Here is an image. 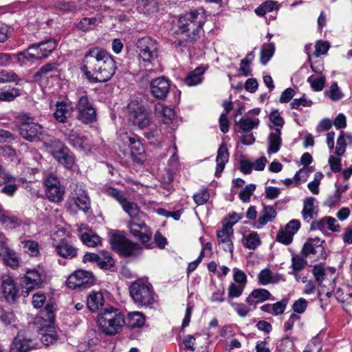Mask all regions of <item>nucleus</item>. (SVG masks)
Here are the masks:
<instances>
[{
  "mask_svg": "<svg viewBox=\"0 0 352 352\" xmlns=\"http://www.w3.org/2000/svg\"><path fill=\"white\" fill-rule=\"evenodd\" d=\"M270 122L272 124L274 129L272 131H281L285 124L284 119L281 117L279 111L277 109L272 111L270 116Z\"/></svg>",
  "mask_w": 352,
  "mask_h": 352,
  "instance_id": "nucleus-50",
  "label": "nucleus"
},
{
  "mask_svg": "<svg viewBox=\"0 0 352 352\" xmlns=\"http://www.w3.org/2000/svg\"><path fill=\"white\" fill-rule=\"evenodd\" d=\"M136 52L140 67L152 66L158 56V43L150 36H144L138 40Z\"/></svg>",
  "mask_w": 352,
  "mask_h": 352,
  "instance_id": "nucleus-5",
  "label": "nucleus"
},
{
  "mask_svg": "<svg viewBox=\"0 0 352 352\" xmlns=\"http://www.w3.org/2000/svg\"><path fill=\"white\" fill-rule=\"evenodd\" d=\"M119 140L130 149L129 155L133 162L142 163L144 156V148L139 136L132 133L120 131Z\"/></svg>",
  "mask_w": 352,
  "mask_h": 352,
  "instance_id": "nucleus-10",
  "label": "nucleus"
},
{
  "mask_svg": "<svg viewBox=\"0 0 352 352\" xmlns=\"http://www.w3.org/2000/svg\"><path fill=\"white\" fill-rule=\"evenodd\" d=\"M210 198V194L207 189H201L194 194L193 200L198 206L205 204Z\"/></svg>",
  "mask_w": 352,
  "mask_h": 352,
  "instance_id": "nucleus-59",
  "label": "nucleus"
},
{
  "mask_svg": "<svg viewBox=\"0 0 352 352\" xmlns=\"http://www.w3.org/2000/svg\"><path fill=\"white\" fill-rule=\"evenodd\" d=\"M129 289L131 298L138 307H149L155 301L151 285L142 280L131 283Z\"/></svg>",
  "mask_w": 352,
  "mask_h": 352,
  "instance_id": "nucleus-8",
  "label": "nucleus"
},
{
  "mask_svg": "<svg viewBox=\"0 0 352 352\" xmlns=\"http://www.w3.org/2000/svg\"><path fill=\"white\" fill-rule=\"evenodd\" d=\"M307 264V261L304 258L299 255L294 254L292 257V265L290 268L292 269V272L289 274L297 276L298 273L304 269Z\"/></svg>",
  "mask_w": 352,
  "mask_h": 352,
  "instance_id": "nucleus-46",
  "label": "nucleus"
},
{
  "mask_svg": "<svg viewBox=\"0 0 352 352\" xmlns=\"http://www.w3.org/2000/svg\"><path fill=\"white\" fill-rule=\"evenodd\" d=\"M80 239L88 247H96L100 243V237L93 233H83L81 234Z\"/></svg>",
  "mask_w": 352,
  "mask_h": 352,
  "instance_id": "nucleus-52",
  "label": "nucleus"
},
{
  "mask_svg": "<svg viewBox=\"0 0 352 352\" xmlns=\"http://www.w3.org/2000/svg\"><path fill=\"white\" fill-rule=\"evenodd\" d=\"M57 254L65 258L72 259L77 255V249L66 239H62L56 245Z\"/></svg>",
  "mask_w": 352,
  "mask_h": 352,
  "instance_id": "nucleus-29",
  "label": "nucleus"
},
{
  "mask_svg": "<svg viewBox=\"0 0 352 352\" xmlns=\"http://www.w3.org/2000/svg\"><path fill=\"white\" fill-rule=\"evenodd\" d=\"M145 323V316L140 311L130 312L127 315L126 324L131 329L142 327Z\"/></svg>",
  "mask_w": 352,
  "mask_h": 352,
  "instance_id": "nucleus-34",
  "label": "nucleus"
},
{
  "mask_svg": "<svg viewBox=\"0 0 352 352\" xmlns=\"http://www.w3.org/2000/svg\"><path fill=\"white\" fill-rule=\"evenodd\" d=\"M278 274L273 276L272 272L268 269L265 268L262 270L258 274V282L261 285H267L270 283H277L278 281Z\"/></svg>",
  "mask_w": 352,
  "mask_h": 352,
  "instance_id": "nucleus-42",
  "label": "nucleus"
},
{
  "mask_svg": "<svg viewBox=\"0 0 352 352\" xmlns=\"http://www.w3.org/2000/svg\"><path fill=\"white\" fill-rule=\"evenodd\" d=\"M41 54L38 44L36 43L30 45L26 50L18 53L16 56L19 63L25 64L28 62L33 63L43 58V56Z\"/></svg>",
  "mask_w": 352,
  "mask_h": 352,
  "instance_id": "nucleus-24",
  "label": "nucleus"
},
{
  "mask_svg": "<svg viewBox=\"0 0 352 352\" xmlns=\"http://www.w3.org/2000/svg\"><path fill=\"white\" fill-rule=\"evenodd\" d=\"M234 230L230 226L223 225L222 228L217 231V239L219 246L225 252L233 255L234 244Z\"/></svg>",
  "mask_w": 352,
  "mask_h": 352,
  "instance_id": "nucleus-17",
  "label": "nucleus"
},
{
  "mask_svg": "<svg viewBox=\"0 0 352 352\" xmlns=\"http://www.w3.org/2000/svg\"><path fill=\"white\" fill-rule=\"evenodd\" d=\"M255 189L256 186L254 184H249L246 186L245 188L241 190L239 192V197L240 199L245 203L249 202Z\"/></svg>",
  "mask_w": 352,
  "mask_h": 352,
  "instance_id": "nucleus-64",
  "label": "nucleus"
},
{
  "mask_svg": "<svg viewBox=\"0 0 352 352\" xmlns=\"http://www.w3.org/2000/svg\"><path fill=\"white\" fill-rule=\"evenodd\" d=\"M109 241L112 248L120 255L125 257L137 256L142 252V248L138 243L128 239L121 232L112 234Z\"/></svg>",
  "mask_w": 352,
  "mask_h": 352,
  "instance_id": "nucleus-9",
  "label": "nucleus"
},
{
  "mask_svg": "<svg viewBox=\"0 0 352 352\" xmlns=\"http://www.w3.org/2000/svg\"><path fill=\"white\" fill-rule=\"evenodd\" d=\"M155 113L157 116L162 118L163 122L168 124L175 116V110L170 107L165 106L163 104L157 103L155 105Z\"/></svg>",
  "mask_w": 352,
  "mask_h": 352,
  "instance_id": "nucleus-36",
  "label": "nucleus"
},
{
  "mask_svg": "<svg viewBox=\"0 0 352 352\" xmlns=\"http://www.w3.org/2000/svg\"><path fill=\"white\" fill-rule=\"evenodd\" d=\"M229 160V153L227 148L226 144H221L218 149L217 155L216 157L217 167L215 176H220L221 173L223 172L226 164L228 162Z\"/></svg>",
  "mask_w": 352,
  "mask_h": 352,
  "instance_id": "nucleus-30",
  "label": "nucleus"
},
{
  "mask_svg": "<svg viewBox=\"0 0 352 352\" xmlns=\"http://www.w3.org/2000/svg\"><path fill=\"white\" fill-rule=\"evenodd\" d=\"M63 134L65 140L74 148L85 152L90 151L91 145L85 136L74 130H67Z\"/></svg>",
  "mask_w": 352,
  "mask_h": 352,
  "instance_id": "nucleus-19",
  "label": "nucleus"
},
{
  "mask_svg": "<svg viewBox=\"0 0 352 352\" xmlns=\"http://www.w3.org/2000/svg\"><path fill=\"white\" fill-rule=\"evenodd\" d=\"M100 22V19L98 17H85L77 24V27L82 31H89L94 29Z\"/></svg>",
  "mask_w": 352,
  "mask_h": 352,
  "instance_id": "nucleus-48",
  "label": "nucleus"
},
{
  "mask_svg": "<svg viewBox=\"0 0 352 352\" xmlns=\"http://www.w3.org/2000/svg\"><path fill=\"white\" fill-rule=\"evenodd\" d=\"M1 223L7 228L14 229L21 224V221L8 211L3 212L0 218Z\"/></svg>",
  "mask_w": 352,
  "mask_h": 352,
  "instance_id": "nucleus-41",
  "label": "nucleus"
},
{
  "mask_svg": "<svg viewBox=\"0 0 352 352\" xmlns=\"http://www.w3.org/2000/svg\"><path fill=\"white\" fill-rule=\"evenodd\" d=\"M21 95V91L15 87L0 89V100L3 102H11Z\"/></svg>",
  "mask_w": 352,
  "mask_h": 352,
  "instance_id": "nucleus-45",
  "label": "nucleus"
},
{
  "mask_svg": "<svg viewBox=\"0 0 352 352\" xmlns=\"http://www.w3.org/2000/svg\"><path fill=\"white\" fill-rule=\"evenodd\" d=\"M104 305V298L102 292L92 291L87 297V307L91 313H96Z\"/></svg>",
  "mask_w": 352,
  "mask_h": 352,
  "instance_id": "nucleus-27",
  "label": "nucleus"
},
{
  "mask_svg": "<svg viewBox=\"0 0 352 352\" xmlns=\"http://www.w3.org/2000/svg\"><path fill=\"white\" fill-rule=\"evenodd\" d=\"M330 48V44L328 41H318L315 45V51L314 55L316 57L324 55L327 53Z\"/></svg>",
  "mask_w": 352,
  "mask_h": 352,
  "instance_id": "nucleus-61",
  "label": "nucleus"
},
{
  "mask_svg": "<svg viewBox=\"0 0 352 352\" xmlns=\"http://www.w3.org/2000/svg\"><path fill=\"white\" fill-rule=\"evenodd\" d=\"M20 120L18 131L21 137L29 142L39 140L43 134V126L32 122V118L27 115L21 116Z\"/></svg>",
  "mask_w": 352,
  "mask_h": 352,
  "instance_id": "nucleus-12",
  "label": "nucleus"
},
{
  "mask_svg": "<svg viewBox=\"0 0 352 352\" xmlns=\"http://www.w3.org/2000/svg\"><path fill=\"white\" fill-rule=\"evenodd\" d=\"M126 116L131 125L140 129L148 127L151 123L150 110L137 101H131L128 104Z\"/></svg>",
  "mask_w": 352,
  "mask_h": 352,
  "instance_id": "nucleus-6",
  "label": "nucleus"
},
{
  "mask_svg": "<svg viewBox=\"0 0 352 352\" xmlns=\"http://www.w3.org/2000/svg\"><path fill=\"white\" fill-rule=\"evenodd\" d=\"M55 106L56 109L54 112V118L59 122H66L67 120V114L69 113L67 103L64 101H58Z\"/></svg>",
  "mask_w": 352,
  "mask_h": 352,
  "instance_id": "nucleus-39",
  "label": "nucleus"
},
{
  "mask_svg": "<svg viewBox=\"0 0 352 352\" xmlns=\"http://www.w3.org/2000/svg\"><path fill=\"white\" fill-rule=\"evenodd\" d=\"M42 315L47 317V320L40 317L36 318V322H40L43 320V323L38 327V333L39 334L41 341L46 346L54 344L57 340V335L55 331L54 321V314L53 312V306L47 305L45 310L42 312Z\"/></svg>",
  "mask_w": 352,
  "mask_h": 352,
  "instance_id": "nucleus-7",
  "label": "nucleus"
},
{
  "mask_svg": "<svg viewBox=\"0 0 352 352\" xmlns=\"http://www.w3.org/2000/svg\"><path fill=\"white\" fill-rule=\"evenodd\" d=\"M0 320L6 325H15V316L11 311L2 310L0 315Z\"/></svg>",
  "mask_w": 352,
  "mask_h": 352,
  "instance_id": "nucleus-63",
  "label": "nucleus"
},
{
  "mask_svg": "<svg viewBox=\"0 0 352 352\" xmlns=\"http://www.w3.org/2000/svg\"><path fill=\"white\" fill-rule=\"evenodd\" d=\"M36 342L30 336L19 333L11 345L12 352H28L36 346Z\"/></svg>",
  "mask_w": 352,
  "mask_h": 352,
  "instance_id": "nucleus-21",
  "label": "nucleus"
},
{
  "mask_svg": "<svg viewBox=\"0 0 352 352\" xmlns=\"http://www.w3.org/2000/svg\"><path fill=\"white\" fill-rule=\"evenodd\" d=\"M234 122L239 126L240 129L245 132H250L254 129H256L259 124V119L249 117L242 118L239 120H234Z\"/></svg>",
  "mask_w": 352,
  "mask_h": 352,
  "instance_id": "nucleus-37",
  "label": "nucleus"
},
{
  "mask_svg": "<svg viewBox=\"0 0 352 352\" xmlns=\"http://www.w3.org/2000/svg\"><path fill=\"white\" fill-rule=\"evenodd\" d=\"M324 95L333 101L339 100L344 96L337 82L332 83L329 89L324 92Z\"/></svg>",
  "mask_w": 352,
  "mask_h": 352,
  "instance_id": "nucleus-53",
  "label": "nucleus"
},
{
  "mask_svg": "<svg viewBox=\"0 0 352 352\" xmlns=\"http://www.w3.org/2000/svg\"><path fill=\"white\" fill-rule=\"evenodd\" d=\"M40 47V52L43 56V58L48 56L56 47V42L54 40H47L38 43Z\"/></svg>",
  "mask_w": 352,
  "mask_h": 352,
  "instance_id": "nucleus-54",
  "label": "nucleus"
},
{
  "mask_svg": "<svg viewBox=\"0 0 352 352\" xmlns=\"http://www.w3.org/2000/svg\"><path fill=\"white\" fill-rule=\"evenodd\" d=\"M94 276L91 272L76 270L66 280V285L72 289L82 290L94 285Z\"/></svg>",
  "mask_w": 352,
  "mask_h": 352,
  "instance_id": "nucleus-14",
  "label": "nucleus"
},
{
  "mask_svg": "<svg viewBox=\"0 0 352 352\" xmlns=\"http://www.w3.org/2000/svg\"><path fill=\"white\" fill-rule=\"evenodd\" d=\"M232 271L234 283L246 286L248 283V276L245 273L236 267H234Z\"/></svg>",
  "mask_w": 352,
  "mask_h": 352,
  "instance_id": "nucleus-62",
  "label": "nucleus"
},
{
  "mask_svg": "<svg viewBox=\"0 0 352 352\" xmlns=\"http://www.w3.org/2000/svg\"><path fill=\"white\" fill-rule=\"evenodd\" d=\"M334 295L338 301L344 305L346 309L349 306H352V286L349 285H343L341 287L336 288Z\"/></svg>",
  "mask_w": 352,
  "mask_h": 352,
  "instance_id": "nucleus-28",
  "label": "nucleus"
},
{
  "mask_svg": "<svg viewBox=\"0 0 352 352\" xmlns=\"http://www.w3.org/2000/svg\"><path fill=\"white\" fill-rule=\"evenodd\" d=\"M170 82L164 76L155 78L150 82L151 93L157 99L166 98L170 91Z\"/></svg>",
  "mask_w": 352,
  "mask_h": 352,
  "instance_id": "nucleus-18",
  "label": "nucleus"
},
{
  "mask_svg": "<svg viewBox=\"0 0 352 352\" xmlns=\"http://www.w3.org/2000/svg\"><path fill=\"white\" fill-rule=\"evenodd\" d=\"M281 131H272L267 138V153H276L282 146Z\"/></svg>",
  "mask_w": 352,
  "mask_h": 352,
  "instance_id": "nucleus-32",
  "label": "nucleus"
},
{
  "mask_svg": "<svg viewBox=\"0 0 352 352\" xmlns=\"http://www.w3.org/2000/svg\"><path fill=\"white\" fill-rule=\"evenodd\" d=\"M116 69L113 57L98 47L89 50L80 64L81 72L91 83L107 82L113 76Z\"/></svg>",
  "mask_w": 352,
  "mask_h": 352,
  "instance_id": "nucleus-1",
  "label": "nucleus"
},
{
  "mask_svg": "<svg viewBox=\"0 0 352 352\" xmlns=\"http://www.w3.org/2000/svg\"><path fill=\"white\" fill-rule=\"evenodd\" d=\"M58 68L56 63H50L42 66L38 71L35 74L34 78L36 80H39L41 78L46 76L48 73L56 71Z\"/></svg>",
  "mask_w": 352,
  "mask_h": 352,
  "instance_id": "nucleus-55",
  "label": "nucleus"
},
{
  "mask_svg": "<svg viewBox=\"0 0 352 352\" xmlns=\"http://www.w3.org/2000/svg\"><path fill=\"white\" fill-rule=\"evenodd\" d=\"M206 69L203 67H197L190 72L184 78V82L187 86H195L201 82Z\"/></svg>",
  "mask_w": 352,
  "mask_h": 352,
  "instance_id": "nucleus-33",
  "label": "nucleus"
},
{
  "mask_svg": "<svg viewBox=\"0 0 352 352\" xmlns=\"http://www.w3.org/2000/svg\"><path fill=\"white\" fill-rule=\"evenodd\" d=\"M44 185L45 189H50L52 188L62 186L58 177L53 173H47L44 178Z\"/></svg>",
  "mask_w": 352,
  "mask_h": 352,
  "instance_id": "nucleus-57",
  "label": "nucleus"
},
{
  "mask_svg": "<svg viewBox=\"0 0 352 352\" xmlns=\"http://www.w3.org/2000/svg\"><path fill=\"white\" fill-rule=\"evenodd\" d=\"M228 303L234 309L236 313L242 318H245L249 315V314L253 311V306H250L246 303L242 302H234L232 300H228Z\"/></svg>",
  "mask_w": 352,
  "mask_h": 352,
  "instance_id": "nucleus-44",
  "label": "nucleus"
},
{
  "mask_svg": "<svg viewBox=\"0 0 352 352\" xmlns=\"http://www.w3.org/2000/svg\"><path fill=\"white\" fill-rule=\"evenodd\" d=\"M294 344L289 338H284L276 343V349L279 352H291Z\"/></svg>",
  "mask_w": 352,
  "mask_h": 352,
  "instance_id": "nucleus-60",
  "label": "nucleus"
},
{
  "mask_svg": "<svg viewBox=\"0 0 352 352\" xmlns=\"http://www.w3.org/2000/svg\"><path fill=\"white\" fill-rule=\"evenodd\" d=\"M245 285L231 283L228 287V296L229 300L239 298L243 293Z\"/></svg>",
  "mask_w": 352,
  "mask_h": 352,
  "instance_id": "nucleus-51",
  "label": "nucleus"
},
{
  "mask_svg": "<svg viewBox=\"0 0 352 352\" xmlns=\"http://www.w3.org/2000/svg\"><path fill=\"white\" fill-rule=\"evenodd\" d=\"M310 230H320L324 234H328L329 233L327 232V217L312 221L310 226Z\"/></svg>",
  "mask_w": 352,
  "mask_h": 352,
  "instance_id": "nucleus-58",
  "label": "nucleus"
},
{
  "mask_svg": "<svg viewBox=\"0 0 352 352\" xmlns=\"http://www.w3.org/2000/svg\"><path fill=\"white\" fill-rule=\"evenodd\" d=\"M45 271L40 265L37 268L28 269L23 277V286L28 292L40 287L45 279Z\"/></svg>",
  "mask_w": 352,
  "mask_h": 352,
  "instance_id": "nucleus-16",
  "label": "nucleus"
},
{
  "mask_svg": "<svg viewBox=\"0 0 352 352\" xmlns=\"http://www.w3.org/2000/svg\"><path fill=\"white\" fill-rule=\"evenodd\" d=\"M45 195L47 199L54 203H58L63 200L65 189L64 186H58L56 188L45 189Z\"/></svg>",
  "mask_w": 352,
  "mask_h": 352,
  "instance_id": "nucleus-38",
  "label": "nucleus"
},
{
  "mask_svg": "<svg viewBox=\"0 0 352 352\" xmlns=\"http://www.w3.org/2000/svg\"><path fill=\"white\" fill-rule=\"evenodd\" d=\"M0 256L2 257L4 263L9 267L16 269L19 266L20 258L9 245L0 251Z\"/></svg>",
  "mask_w": 352,
  "mask_h": 352,
  "instance_id": "nucleus-31",
  "label": "nucleus"
},
{
  "mask_svg": "<svg viewBox=\"0 0 352 352\" xmlns=\"http://www.w3.org/2000/svg\"><path fill=\"white\" fill-rule=\"evenodd\" d=\"M97 265L103 270H109L115 265L111 254L107 251H100V256Z\"/></svg>",
  "mask_w": 352,
  "mask_h": 352,
  "instance_id": "nucleus-43",
  "label": "nucleus"
},
{
  "mask_svg": "<svg viewBox=\"0 0 352 352\" xmlns=\"http://www.w3.org/2000/svg\"><path fill=\"white\" fill-rule=\"evenodd\" d=\"M307 82L310 84L311 88L314 91H322L326 82V78L324 76H311L307 78Z\"/></svg>",
  "mask_w": 352,
  "mask_h": 352,
  "instance_id": "nucleus-49",
  "label": "nucleus"
},
{
  "mask_svg": "<svg viewBox=\"0 0 352 352\" xmlns=\"http://www.w3.org/2000/svg\"><path fill=\"white\" fill-rule=\"evenodd\" d=\"M276 217V211L273 206H264L260 212L257 222L253 224V227L261 229L268 222L272 221Z\"/></svg>",
  "mask_w": 352,
  "mask_h": 352,
  "instance_id": "nucleus-26",
  "label": "nucleus"
},
{
  "mask_svg": "<svg viewBox=\"0 0 352 352\" xmlns=\"http://www.w3.org/2000/svg\"><path fill=\"white\" fill-rule=\"evenodd\" d=\"M346 135L344 131H341L337 139L336 146V154L338 157L342 156L346 151Z\"/></svg>",
  "mask_w": 352,
  "mask_h": 352,
  "instance_id": "nucleus-56",
  "label": "nucleus"
},
{
  "mask_svg": "<svg viewBox=\"0 0 352 352\" xmlns=\"http://www.w3.org/2000/svg\"><path fill=\"white\" fill-rule=\"evenodd\" d=\"M261 243V239L254 231H252L243 238V245L249 250L256 249Z\"/></svg>",
  "mask_w": 352,
  "mask_h": 352,
  "instance_id": "nucleus-40",
  "label": "nucleus"
},
{
  "mask_svg": "<svg viewBox=\"0 0 352 352\" xmlns=\"http://www.w3.org/2000/svg\"><path fill=\"white\" fill-rule=\"evenodd\" d=\"M318 213V206L317 200L313 197H309L303 201V208L302 210V216L306 222H309L312 219L316 217Z\"/></svg>",
  "mask_w": 352,
  "mask_h": 352,
  "instance_id": "nucleus-25",
  "label": "nucleus"
},
{
  "mask_svg": "<svg viewBox=\"0 0 352 352\" xmlns=\"http://www.w3.org/2000/svg\"><path fill=\"white\" fill-rule=\"evenodd\" d=\"M97 318L99 329L107 336L120 333L126 323L122 312L112 306L105 307Z\"/></svg>",
  "mask_w": 352,
  "mask_h": 352,
  "instance_id": "nucleus-2",
  "label": "nucleus"
},
{
  "mask_svg": "<svg viewBox=\"0 0 352 352\" xmlns=\"http://www.w3.org/2000/svg\"><path fill=\"white\" fill-rule=\"evenodd\" d=\"M50 153L54 158L65 168H72L76 163V157L72 152L58 140H51L47 144Z\"/></svg>",
  "mask_w": 352,
  "mask_h": 352,
  "instance_id": "nucleus-11",
  "label": "nucleus"
},
{
  "mask_svg": "<svg viewBox=\"0 0 352 352\" xmlns=\"http://www.w3.org/2000/svg\"><path fill=\"white\" fill-rule=\"evenodd\" d=\"M20 247L23 249V252L28 254L30 256L37 257L40 256V245L34 240L28 239L23 240L20 242Z\"/></svg>",
  "mask_w": 352,
  "mask_h": 352,
  "instance_id": "nucleus-35",
  "label": "nucleus"
},
{
  "mask_svg": "<svg viewBox=\"0 0 352 352\" xmlns=\"http://www.w3.org/2000/svg\"><path fill=\"white\" fill-rule=\"evenodd\" d=\"M66 206L68 209L74 210V206L86 212L91 208L90 198L87 192L81 187L77 186L71 193Z\"/></svg>",
  "mask_w": 352,
  "mask_h": 352,
  "instance_id": "nucleus-15",
  "label": "nucleus"
},
{
  "mask_svg": "<svg viewBox=\"0 0 352 352\" xmlns=\"http://www.w3.org/2000/svg\"><path fill=\"white\" fill-rule=\"evenodd\" d=\"M275 298L272 295L269 290L264 288H257L253 289L246 297L245 302L250 306H253V309H256L258 304L267 300H274Z\"/></svg>",
  "mask_w": 352,
  "mask_h": 352,
  "instance_id": "nucleus-22",
  "label": "nucleus"
},
{
  "mask_svg": "<svg viewBox=\"0 0 352 352\" xmlns=\"http://www.w3.org/2000/svg\"><path fill=\"white\" fill-rule=\"evenodd\" d=\"M76 118L82 123L88 124L96 121V109L87 95L80 96L76 104Z\"/></svg>",
  "mask_w": 352,
  "mask_h": 352,
  "instance_id": "nucleus-13",
  "label": "nucleus"
},
{
  "mask_svg": "<svg viewBox=\"0 0 352 352\" xmlns=\"http://www.w3.org/2000/svg\"><path fill=\"white\" fill-rule=\"evenodd\" d=\"M206 20L205 12L201 8L192 10L182 15L178 20V28L190 41H196Z\"/></svg>",
  "mask_w": 352,
  "mask_h": 352,
  "instance_id": "nucleus-4",
  "label": "nucleus"
},
{
  "mask_svg": "<svg viewBox=\"0 0 352 352\" xmlns=\"http://www.w3.org/2000/svg\"><path fill=\"white\" fill-rule=\"evenodd\" d=\"M121 206L131 218L127 226L133 236L143 243L148 242L151 239L152 232L144 221L139 220L140 210L138 206L127 199Z\"/></svg>",
  "mask_w": 352,
  "mask_h": 352,
  "instance_id": "nucleus-3",
  "label": "nucleus"
},
{
  "mask_svg": "<svg viewBox=\"0 0 352 352\" xmlns=\"http://www.w3.org/2000/svg\"><path fill=\"white\" fill-rule=\"evenodd\" d=\"M1 288L6 300L10 303L14 302L19 289L14 279L10 276L3 278L1 282Z\"/></svg>",
  "mask_w": 352,
  "mask_h": 352,
  "instance_id": "nucleus-23",
  "label": "nucleus"
},
{
  "mask_svg": "<svg viewBox=\"0 0 352 352\" xmlns=\"http://www.w3.org/2000/svg\"><path fill=\"white\" fill-rule=\"evenodd\" d=\"M93 0H57V7L65 12H76L85 10L91 11Z\"/></svg>",
  "mask_w": 352,
  "mask_h": 352,
  "instance_id": "nucleus-20",
  "label": "nucleus"
},
{
  "mask_svg": "<svg viewBox=\"0 0 352 352\" xmlns=\"http://www.w3.org/2000/svg\"><path fill=\"white\" fill-rule=\"evenodd\" d=\"M274 52L275 45L273 43L263 44L261 51V63L266 65L273 56Z\"/></svg>",
  "mask_w": 352,
  "mask_h": 352,
  "instance_id": "nucleus-47",
  "label": "nucleus"
}]
</instances>
